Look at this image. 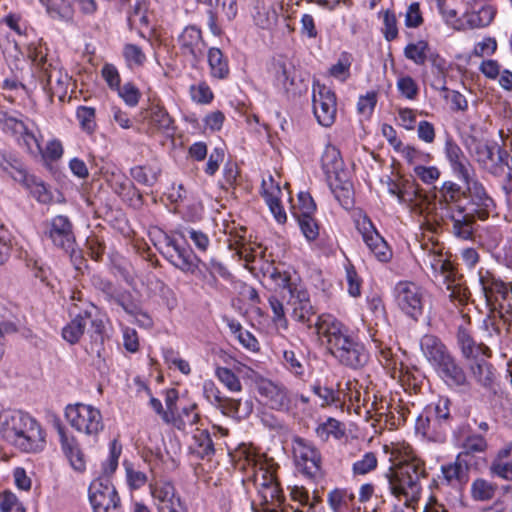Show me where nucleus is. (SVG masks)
I'll return each instance as SVG.
<instances>
[{"mask_svg": "<svg viewBox=\"0 0 512 512\" xmlns=\"http://www.w3.org/2000/svg\"><path fill=\"white\" fill-rule=\"evenodd\" d=\"M65 418L72 428L88 437L97 438L104 430L102 413L91 404L75 403L67 405Z\"/></svg>", "mask_w": 512, "mask_h": 512, "instance_id": "nucleus-5", "label": "nucleus"}, {"mask_svg": "<svg viewBox=\"0 0 512 512\" xmlns=\"http://www.w3.org/2000/svg\"><path fill=\"white\" fill-rule=\"evenodd\" d=\"M287 310L295 321L309 328L312 326L311 320L315 315V310L305 289L294 288V290H291V295L287 300Z\"/></svg>", "mask_w": 512, "mask_h": 512, "instance_id": "nucleus-18", "label": "nucleus"}, {"mask_svg": "<svg viewBox=\"0 0 512 512\" xmlns=\"http://www.w3.org/2000/svg\"><path fill=\"white\" fill-rule=\"evenodd\" d=\"M235 469L246 475V480L253 481L254 474H258L260 468L269 469L273 462L259 454L255 448L242 444L230 453Z\"/></svg>", "mask_w": 512, "mask_h": 512, "instance_id": "nucleus-12", "label": "nucleus"}, {"mask_svg": "<svg viewBox=\"0 0 512 512\" xmlns=\"http://www.w3.org/2000/svg\"><path fill=\"white\" fill-rule=\"evenodd\" d=\"M252 483L262 499L261 504L264 506L265 512H270L269 509L273 507L284 506V496L276 479L274 465L267 470L260 468L258 474H254Z\"/></svg>", "mask_w": 512, "mask_h": 512, "instance_id": "nucleus-10", "label": "nucleus"}, {"mask_svg": "<svg viewBox=\"0 0 512 512\" xmlns=\"http://www.w3.org/2000/svg\"><path fill=\"white\" fill-rule=\"evenodd\" d=\"M497 491V485L483 478L475 479L471 484V497L475 501H489Z\"/></svg>", "mask_w": 512, "mask_h": 512, "instance_id": "nucleus-47", "label": "nucleus"}, {"mask_svg": "<svg viewBox=\"0 0 512 512\" xmlns=\"http://www.w3.org/2000/svg\"><path fill=\"white\" fill-rule=\"evenodd\" d=\"M169 262L184 273L196 274L201 259L189 248L181 246L174 238L166 237Z\"/></svg>", "mask_w": 512, "mask_h": 512, "instance_id": "nucleus-17", "label": "nucleus"}, {"mask_svg": "<svg viewBox=\"0 0 512 512\" xmlns=\"http://www.w3.org/2000/svg\"><path fill=\"white\" fill-rule=\"evenodd\" d=\"M353 167V163L324 162L322 169L326 174L329 187L352 183L351 176Z\"/></svg>", "mask_w": 512, "mask_h": 512, "instance_id": "nucleus-28", "label": "nucleus"}, {"mask_svg": "<svg viewBox=\"0 0 512 512\" xmlns=\"http://www.w3.org/2000/svg\"><path fill=\"white\" fill-rule=\"evenodd\" d=\"M316 434L321 440L327 441L330 437L340 439L344 436L345 432L342 428V424L338 420L328 418L326 422L317 427Z\"/></svg>", "mask_w": 512, "mask_h": 512, "instance_id": "nucleus-55", "label": "nucleus"}, {"mask_svg": "<svg viewBox=\"0 0 512 512\" xmlns=\"http://www.w3.org/2000/svg\"><path fill=\"white\" fill-rule=\"evenodd\" d=\"M161 172L157 162H145L131 168V176L144 185H153Z\"/></svg>", "mask_w": 512, "mask_h": 512, "instance_id": "nucleus-38", "label": "nucleus"}, {"mask_svg": "<svg viewBox=\"0 0 512 512\" xmlns=\"http://www.w3.org/2000/svg\"><path fill=\"white\" fill-rule=\"evenodd\" d=\"M189 450L198 458L210 459L214 455L215 449L209 432L197 429L192 437Z\"/></svg>", "mask_w": 512, "mask_h": 512, "instance_id": "nucleus-34", "label": "nucleus"}, {"mask_svg": "<svg viewBox=\"0 0 512 512\" xmlns=\"http://www.w3.org/2000/svg\"><path fill=\"white\" fill-rule=\"evenodd\" d=\"M31 155L40 154L43 160H59L63 155V147L59 140L52 139L47 142L43 149L39 144V149L32 144V151H29Z\"/></svg>", "mask_w": 512, "mask_h": 512, "instance_id": "nucleus-56", "label": "nucleus"}, {"mask_svg": "<svg viewBox=\"0 0 512 512\" xmlns=\"http://www.w3.org/2000/svg\"><path fill=\"white\" fill-rule=\"evenodd\" d=\"M330 189L336 200L344 209L349 210L353 207L354 191L352 183L330 187Z\"/></svg>", "mask_w": 512, "mask_h": 512, "instance_id": "nucleus-60", "label": "nucleus"}, {"mask_svg": "<svg viewBox=\"0 0 512 512\" xmlns=\"http://www.w3.org/2000/svg\"><path fill=\"white\" fill-rule=\"evenodd\" d=\"M127 25L130 30L148 27L149 18L147 15V6L144 1L137 0L127 11Z\"/></svg>", "mask_w": 512, "mask_h": 512, "instance_id": "nucleus-42", "label": "nucleus"}, {"mask_svg": "<svg viewBox=\"0 0 512 512\" xmlns=\"http://www.w3.org/2000/svg\"><path fill=\"white\" fill-rule=\"evenodd\" d=\"M427 427L424 434L436 442H444L451 427L450 400L440 397L425 409Z\"/></svg>", "mask_w": 512, "mask_h": 512, "instance_id": "nucleus-7", "label": "nucleus"}, {"mask_svg": "<svg viewBox=\"0 0 512 512\" xmlns=\"http://www.w3.org/2000/svg\"><path fill=\"white\" fill-rule=\"evenodd\" d=\"M435 369L449 386L459 387L468 383L464 369L451 354L439 363Z\"/></svg>", "mask_w": 512, "mask_h": 512, "instance_id": "nucleus-25", "label": "nucleus"}, {"mask_svg": "<svg viewBox=\"0 0 512 512\" xmlns=\"http://www.w3.org/2000/svg\"><path fill=\"white\" fill-rule=\"evenodd\" d=\"M149 122L154 128L168 136H173L176 131L174 120L166 109L158 104L151 106Z\"/></svg>", "mask_w": 512, "mask_h": 512, "instance_id": "nucleus-35", "label": "nucleus"}, {"mask_svg": "<svg viewBox=\"0 0 512 512\" xmlns=\"http://www.w3.org/2000/svg\"><path fill=\"white\" fill-rule=\"evenodd\" d=\"M60 448L71 468L82 473L86 470V456L76 436L62 424L56 425Z\"/></svg>", "mask_w": 512, "mask_h": 512, "instance_id": "nucleus-16", "label": "nucleus"}, {"mask_svg": "<svg viewBox=\"0 0 512 512\" xmlns=\"http://www.w3.org/2000/svg\"><path fill=\"white\" fill-rule=\"evenodd\" d=\"M468 189L472 200L480 207V210L477 211L479 219L485 220L488 218L489 210L495 206L493 199L488 196L485 189L480 184L474 183L473 187H469Z\"/></svg>", "mask_w": 512, "mask_h": 512, "instance_id": "nucleus-40", "label": "nucleus"}, {"mask_svg": "<svg viewBox=\"0 0 512 512\" xmlns=\"http://www.w3.org/2000/svg\"><path fill=\"white\" fill-rule=\"evenodd\" d=\"M175 234L181 238L189 237L194 246L201 252H206L210 246V239L208 235L200 230L193 228L185 229V231L176 230Z\"/></svg>", "mask_w": 512, "mask_h": 512, "instance_id": "nucleus-57", "label": "nucleus"}, {"mask_svg": "<svg viewBox=\"0 0 512 512\" xmlns=\"http://www.w3.org/2000/svg\"><path fill=\"white\" fill-rule=\"evenodd\" d=\"M282 364L284 368L298 379H304L308 374L309 362L299 348L283 350Z\"/></svg>", "mask_w": 512, "mask_h": 512, "instance_id": "nucleus-26", "label": "nucleus"}, {"mask_svg": "<svg viewBox=\"0 0 512 512\" xmlns=\"http://www.w3.org/2000/svg\"><path fill=\"white\" fill-rule=\"evenodd\" d=\"M208 63L213 77L224 79L228 76V62L220 49L215 47L209 49Z\"/></svg>", "mask_w": 512, "mask_h": 512, "instance_id": "nucleus-43", "label": "nucleus"}, {"mask_svg": "<svg viewBox=\"0 0 512 512\" xmlns=\"http://www.w3.org/2000/svg\"><path fill=\"white\" fill-rule=\"evenodd\" d=\"M451 219L453 221V234L457 238L463 240H469L472 238L474 233V216L472 214H460L459 217L452 214Z\"/></svg>", "mask_w": 512, "mask_h": 512, "instance_id": "nucleus-44", "label": "nucleus"}, {"mask_svg": "<svg viewBox=\"0 0 512 512\" xmlns=\"http://www.w3.org/2000/svg\"><path fill=\"white\" fill-rule=\"evenodd\" d=\"M354 498L347 490L334 489L328 494V503L334 512H346Z\"/></svg>", "mask_w": 512, "mask_h": 512, "instance_id": "nucleus-53", "label": "nucleus"}, {"mask_svg": "<svg viewBox=\"0 0 512 512\" xmlns=\"http://www.w3.org/2000/svg\"><path fill=\"white\" fill-rule=\"evenodd\" d=\"M43 236L54 247L72 252L76 243L73 224L68 216L57 215L43 222Z\"/></svg>", "mask_w": 512, "mask_h": 512, "instance_id": "nucleus-11", "label": "nucleus"}, {"mask_svg": "<svg viewBox=\"0 0 512 512\" xmlns=\"http://www.w3.org/2000/svg\"><path fill=\"white\" fill-rule=\"evenodd\" d=\"M479 283L487 302H491L496 296L506 300L509 294L508 283L501 280L488 269L480 268L478 271Z\"/></svg>", "mask_w": 512, "mask_h": 512, "instance_id": "nucleus-23", "label": "nucleus"}, {"mask_svg": "<svg viewBox=\"0 0 512 512\" xmlns=\"http://www.w3.org/2000/svg\"><path fill=\"white\" fill-rule=\"evenodd\" d=\"M262 196L265 199L271 213L278 223H285L287 215L281 202L282 190L279 183H275L272 175L262 180Z\"/></svg>", "mask_w": 512, "mask_h": 512, "instance_id": "nucleus-21", "label": "nucleus"}, {"mask_svg": "<svg viewBox=\"0 0 512 512\" xmlns=\"http://www.w3.org/2000/svg\"><path fill=\"white\" fill-rule=\"evenodd\" d=\"M468 465L458 455L456 460L441 467L443 479L452 486H462L468 482Z\"/></svg>", "mask_w": 512, "mask_h": 512, "instance_id": "nucleus-33", "label": "nucleus"}, {"mask_svg": "<svg viewBox=\"0 0 512 512\" xmlns=\"http://www.w3.org/2000/svg\"><path fill=\"white\" fill-rule=\"evenodd\" d=\"M76 308L75 305L74 308L69 309L70 315H73L74 318L62 329L63 339L72 345L80 340L85 331L87 320L91 318L90 310L84 309V313H80Z\"/></svg>", "mask_w": 512, "mask_h": 512, "instance_id": "nucleus-27", "label": "nucleus"}, {"mask_svg": "<svg viewBox=\"0 0 512 512\" xmlns=\"http://www.w3.org/2000/svg\"><path fill=\"white\" fill-rule=\"evenodd\" d=\"M89 500L93 512H124L120 497L108 480H96L89 488Z\"/></svg>", "mask_w": 512, "mask_h": 512, "instance_id": "nucleus-13", "label": "nucleus"}, {"mask_svg": "<svg viewBox=\"0 0 512 512\" xmlns=\"http://www.w3.org/2000/svg\"><path fill=\"white\" fill-rule=\"evenodd\" d=\"M275 77L287 94L295 95L299 92L300 81L296 76L295 66L291 62L278 61L275 64Z\"/></svg>", "mask_w": 512, "mask_h": 512, "instance_id": "nucleus-30", "label": "nucleus"}, {"mask_svg": "<svg viewBox=\"0 0 512 512\" xmlns=\"http://www.w3.org/2000/svg\"><path fill=\"white\" fill-rule=\"evenodd\" d=\"M150 493L159 511H164L165 508L181 501L173 484L168 481H156L150 484Z\"/></svg>", "mask_w": 512, "mask_h": 512, "instance_id": "nucleus-29", "label": "nucleus"}, {"mask_svg": "<svg viewBox=\"0 0 512 512\" xmlns=\"http://www.w3.org/2000/svg\"><path fill=\"white\" fill-rule=\"evenodd\" d=\"M122 55L129 69L143 67L147 61V56L142 48L132 43H126L123 46Z\"/></svg>", "mask_w": 512, "mask_h": 512, "instance_id": "nucleus-48", "label": "nucleus"}, {"mask_svg": "<svg viewBox=\"0 0 512 512\" xmlns=\"http://www.w3.org/2000/svg\"><path fill=\"white\" fill-rule=\"evenodd\" d=\"M313 113L318 123L324 127H330L336 117V96L325 85L317 84L313 89Z\"/></svg>", "mask_w": 512, "mask_h": 512, "instance_id": "nucleus-15", "label": "nucleus"}, {"mask_svg": "<svg viewBox=\"0 0 512 512\" xmlns=\"http://www.w3.org/2000/svg\"><path fill=\"white\" fill-rule=\"evenodd\" d=\"M390 462L386 477L391 493L403 499L406 505L417 502L421 493L420 480L427 477L424 461L415 455L408 443L397 442L391 444Z\"/></svg>", "mask_w": 512, "mask_h": 512, "instance_id": "nucleus-1", "label": "nucleus"}, {"mask_svg": "<svg viewBox=\"0 0 512 512\" xmlns=\"http://www.w3.org/2000/svg\"><path fill=\"white\" fill-rule=\"evenodd\" d=\"M292 452L299 473L313 481L322 477V456L311 441L299 436L294 437Z\"/></svg>", "mask_w": 512, "mask_h": 512, "instance_id": "nucleus-6", "label": "nucleus"}, {"mask_svg": "<svg viewBox=\"0 0 512 512\" xmlns=\"http://www.w3.org/2000/svg\"><path fill=\"white\" fill-rule=\"evenodd\" d=\"M116 91L118 96L129 107H135L138 105L141 98V92L134 83L126 82L125 84L120 85Z\"/></svg>", "mask_w": 512, "mask_h": 512, "instance_id": "nucleus-61", "label": "nucleus"}, {"mask_svg": "<svg viewBox=\"0 0 512 512\" xmlns=\"http://www.w3.org/2000/svg\"><path fill=\"white\" fill-rule=\"evenodd\" d=\"M378 466V458L374 452H366L352 464L353 476H365Z\"/></svg>", "mask_w": 512, "mask_h": 512, "instance_id": "nucleus-52", "label": "nucleus"}, {"mask_svg": "<svg viewBox=\"0 0 512 512\" xmlns=\"http://www.w3.org/2000/svg\"><path fill=\"white\" fill-rule=\"evenodd\" d=\"M312 391L315 395H317L321 400V406H329L332 404L341 403V392L342 390L334 391L332 388L323 387L321 385H314L312 387Z\"/></svg>", "mask_w": 512, "mask_h": 512, "instance_id": "nucleus-62", "label": "nucleus"}, {"mask_svg": "<svg viewBox=\"0 0 512 512\" xmlns=\"http://www.w3.org/2000/svg\"><path fill=\"white\" fill-rule=\"evenodd\" d=\"M248 371L252 372L246 365L236 362L233 369L217 367L215 376L230 392H241L242 384L237 374H246Z\"/></svg>", "mask_w": 512, "mask_h": 512, "instance_id": "nucleus-31", "label": "nucleus"}, {"mask_svg": "<svg viewBox=\"0 0 512 512\" xmlns=\"http://www.w3.org/2000/svg\"><path fill=\"white\" fill-rule=\"evenodd\" d=\"M178 44L184 56L191 57L193 63H198L205 53V43L201 30L196 26H187L178 36Z\"/></svg>", "mask_w": 512, "mask_h": 512, "instance_id": "nucleus-20", "label": "nucleus"}, {"mask_svg": "<svg viewBox=\"0 0 512 512\" xmlns=\"http://www.w3.org/2000/svg\"><path fill=\"white\" fill-rule=\"evenodd\" d=\"M28 58L32 63V75L48 95L49 100L52 101L56 96L60 101H64L70 82L68 74L48 62L41 48L29 47Z\"/></svg>", "mask_w": 512, "mask_h": 512, "instance_id": "nucleus-4", "label": "nucleus"}, {"mask_svg": "<svg viewBox=\"0 0 512 512\" xmlns=\"http://www.w3.org/2000/svg\"><path fill=\"white\" fill-rule=\"evenodd\" d=\"M3 171L15 181L28 184L32 176H29L22 162H2Z\"/></svg>", "mask_w": 512, "mask_h": 512, "instance_id": "nucleus-58", "label": "nucleus"}, {"mask_svg": "<svg viewBox=\"0 0 512 512\" xmlns=\"http://www.w3.org/2000/svg\"><path fill=\"white\" fill-rule=\"evenodd\" d=\"M228 247L247 263L259 260L261 266H266V251L260 244L247 243L244 236L235 235L228 238Z\"/></svg>", "mask_w": 512, "mask_h": 512, "instance_id": "nucleus-22", "label": "nucleus"}, {"mask_svg": "<svg viewBox=\"0 0 512 512\" xmlns=\"http://www.w3.org/2000/svg\"><path fill=\"white\" fill-rule=\"evenodd\" d=\"M457 340L463 356L467 359L476 358L482 351V345L476 344L466 329L459 328Z\"/></svg>", "mask_w": 512, "mask_h": 512, "instance_id": "nucleus-49", "label": "nucleus"}, {"mask_svg": "<svg viewBox=\"0 0 512 512\" xmlns=\"http://www.w3.org/2000/svg\"><path fill=\"white\" fill-rule=\"evenodd\" d=\"M345 280L349 295L354 298L359 297L361 295L362 279L349 261L345 264Z\"/></svg>", "mask_w": 512, "mask_h": 512, "instance_id": "nucleus-59", "label": "nucleus"}, {"mask_svg": "<svg viewBox=\"0 0 512 512\" xmlns=\"http://www.w3.org/2000/svg\"><path fill=\"white\" fill-rule=\"evenodd\" d=\"M463 198H465V193L453 182H445L440 189V204L455 205L459 214H463L465 211V208L460 204Z\"/></svg>", "mask_w": 512, "mask_h": 512, "instance_id": "nucleus-41", "label": "nucleus"}, {"mask_svg": "<svg viewBox=\"0 0 512 512\" xmlns=\"http://www.w3.org/2000/svg\"><path fill=\"white\" fill-rule=\"evenodd\" d=\"M495 14L493 6L484 5L478 11L468 14L467 23L472 28L486 27L493 21Z\"/></svg>", "mask_w": 512, "mask_h": 512, "instance_id": "nucleus-51", "label": "nucleus"}, {"mask_svg": "<svg viewBox=\"0 0 512 512\" xmlns=\"http://www.w3.org/2000/svg\"><path fill=\"white\" fill-rule=\"evenodd\" d=\"M354 222L356 229L374 257L380 262H388L392 257L391 249L378 233L370 218L362 211H358L354 214Z\"/></svg>", "mask_w": 512, "mask_h": 512, "instance_id": "nucleus-9", "label": "nucleus"}, {"mask_svg": "<svg viewBox=\"0 0 512 512\" xmlns=\"http://www.w3.org/2000/svg\"><path fill=\"white\" fill-rule=\"evenodd\" d=\"M260 269L263 271L264 275H268L278 287L287 289L289 295H291V290L298 288L291 282V276L288 272L281 271L278 267L269 264L268 261H266V266H260Z\"/></svg>", "mask_w": 512, "mask_h": 512, "instance_id": "nucleus-46", "label": "nucleus"}, {"mask_svg": "<svg viewBox=\"0 0 512 512\" xmlns=\"http://www.w3.org/2000/svg\"><path fill=\"white\" fill-rule=\"evenodd\" d=\"M25 186L38 202L43 204H49L52 202V193L43 182L32 177Z\"/></svg>", "mask_w": 512, "mask_h": 512, "instance_id": "nucleus-64", "label": "nucleus"}, {"mask_svg": "<svg viewBox=\"0 0 512 512\" xmlns=\"http://www.w3.org/2000/svg\"><path fill=\"white\" fill-rule=\"evenodd\" d=\"M47 13L53 19L65 22H72L74 18V9L66 0H53L47 5Z\"/></svg>", "mask_w": 512, "mask_h": 512, "instance_id": "nucleus-54", "label": "nucleus"}, {"mask_svg": "<svg viewBox=\"0 0 512 512\" xmlns=\"http://www.w3.org/2000/svg\"><path fill=\"white\" fill-rule=\"evenodd\" d=\"M421 350L434 367L450 355L446 346L434 335H425L421 339Z\"/></svg>", "mask_w": 512, "mask_h": 512, "instance_id": "nucleus-32", "label": "nucleus"}, {"mask_svg": "<svg viewBox=\"0 0 512 512\" xmlns=\"http://www.w3.org/2000/svg\"><path fill=\"white\" fill-rule=\"evenodd\" d=\"M168 424L180 431H186L188 428L196 425L200 420V415L197 412V405L190 404L187 407H183L178 414L171 416Z\"/></svg>", "mask_w": 512, "mask_h": 512, "instance_id": "nucleus-37", "label": "nucleus"}, {"mask_svg": "<svg viewBox=\"0 0 512 512\" xmlns=\"http://www.w3.org/2000/svg\"><path fill=\"white\" fill-rule=\"evenodd\" d=\"M225 416L241 419L247 417L252 411V405L245 403L244 409L241 410V400L229 397H222L220 402L215 406Z\"/></svg>", "mask_w": 512, "mask_h": 512, "instance_id": "nucleus-39", "label": "nucleus"}, {"mask_svg": "<svg viewBox=\"0 0 512 512\" xmlns=\"http://www.w3.org/2000/svg\"><path fill=\"white\" fill-rule=\"evenodd\" d=\"M472 378L483 388L494 390V372L492 365L484 359L476 360L470 365Z\"/></svg>", "mask_w": 512, "mask_h": 512, "instance_id": "nucleus-36", "label": "nucleus"}, {"mask_svg": "<svg viewBox=\"0 0 512 512\" xmlns=\"http://www.w3.org/2000/svg\"><path fill=\"white\" fill-rule=\"evenodd\" d=\"M397 188V199L400 203L406 204L411 209L419 211L423 214L427 212L429 215L431 203L427 200V197L423 195L422 191L414 183H405L402 187Z\"/></svg>", "mask_w": 512, "mask_h": 512, "instance_id": "nucleus-24", "label": "nucleus"}, {"mask_svg": "<svg viewBox=\"0 0 512 512\" xmlns=\"http://www.w3.org/2000/svg\"><path fill=\"white\" fill-rule=\"evenodd\" d=\"M256 389L267 400L272 409L287 410L289 408L291 400L284 385L260 378L256 381Z\"/></svg>", "mask_w": 512, "mask_h": 512, "instance_id": "nucleus-19", "label": "nucleus"}, {"mask_svg": "<svg viewBox=\"0 0 512 512\" xmlns=\"http://www.w3.org/2000/svg\"><path fill=\"white\" fill-rule=\"evenodd\" d=\"M428 42L420 40L416 43H409L404 48V55L416 65H424L427 61V54L430 52Z\"/></svg>", "mask_w": 512, "mask_h": 512, "instance_id": "nucleus-50", "label": "nucleus"}, {"mask_svg": "<svg viewBox=\"0 0 512 512\" xmlns=\"http://www.w3.org/2000/svg\"><path fill=\"white\" fill-rule=\"evenodd\" d=\"M0 128L4 133L14 136L20 144H24L28 151H32V144L39 149V139L29 129L20 114L10 113L0 107Z\"/></svg>", "mask_w": 512, "mask_h": 512, "instance_id": "nucleus-14", "label": "nucleus"}, {"mask_svg": "<svg viewBox=\"0 0 512 512\" xmlns=\"http://www.w3.org/2000/svg\"><path fill=\"white\" fill-rule=\"evenodd\" d=\"M490 474L505 481H512V460L504 453L497 452L489 468Z\"/></svg>", "mask_w": 512, "mask_h": 512, "instance_id": "nucleus-45", "label": "nucleus"}, {"mask_svg": "<svg viewBox=\"0 0 512 512\" xmlns=\"http://www.w3.org/2000/svg\"><path fill=\"white\" fill-rule=\"evenodd\" d=\"M488 444L486 439L477 434H472L466 437L463 443V449L464 451L460 453L459 455H469V454H476V453H483L487 450Z\"/></svg>", "mask_w": 512, "mask_h": 512, "instance_id": "nucleus-63", "label": "nucleus"}, {"mask_svg": "<svg viewBox=\"0 0 512 512\" xmlns=\"http://www.w3.org/2000/svg\"><path fill=\"white\" fill-rule=\"evenodd\" d=\"M320 340L326 344L330 353L342 364L357 369L367 364L369 354L364 346L354 341L347 328L330 314H323L315 323Z\"/></svg>", "mask_w": 512, "mask_h": 512, "instance_id": "nucleus-2", "label": "nucleus"}, {"mask_svg": "<svg viewBox=\"0 0 512 512\" xmlns=\"http://www.w3.org/2000/svg\"><path fill=\"white\" fill-rule=\"evenodd\" d=\"M397 307L408 317L417 320L423 314L424 291L412 281H400L394 287Z\"/></svg>", "mask_w": 512, "mask_h": 512, "instance_id": "nucleus-8", "label": "nucleus"}, {"mask_svg": "<svg viewBox=\"0 0 512 512\" xmlns=\"http://www.w3.org/2000/svg\"><path fill=\"white\" fill-rule=\"evenodd\" d=\"M0 436L28 453L40 452L46 444V434L41 424L21 410H3Z\"/></svg>", "mask_w": 512, "mask_h": 512, "instance_id": "nucleus-3", "label": "nucleus"}]
</instances>
